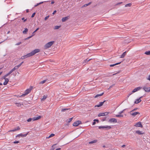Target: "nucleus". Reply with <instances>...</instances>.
Listing matches in <instances>:
<instances>
[{"label": "nucleus", "instance_id": "69168bd1", "mask_svg": "<svg viewBox=\"0 0 150 150\" xmlns=\"http://www.w3.org/2000/svg\"><path fill=\"white\" fill-rule=\"evenodd\" d=\"M39 5V3H38V4H37L36 5H35V7L37 6H38Z\"/></svg>", "mask_w": 150, "mask_h": 150}, {"label": "nucleus", "instance_id": "5fc2aeb1", "mask_svg": "<svg viewBox=\"0 0 150 150\" xmlns=\"http://www.w3.org/2000/svg\"><path fill=\"white\" fill-rule=\"evenodd\" d=\"M93 121H96L97 122H99V120H97V119H94V120H93Z\"/></svg>", "mask_w": 150, "mask_h": 150}, {"label": "nucleus", "instance_id": "bb28decb", "mask_svg": "<svg viewBox=\"0 0 150 150\" xmlns=\"http://www.w3.org/2000/svg\"><path fill=\"white\" fill-rule=\"evenodd\" d=\"M60 27H61L60 25H59V26L56 25L54 26V30L58 29H59Z\"/></svg>", "mask_w": 150, "mask_h": 150}, {"label": "nucleus", "instance_id": "864d4df0", "mask_svg": "<svg viewBox=\"0 0 150 150\" xmlns=\"http://www.w3.org/2000/svg\"><path fill=\"white\" fill-rule=\"evenodd\" d=\"M88 4H84L83 6V7H86L87 6H88Z\"/></svg>", "mask_w": 150, "mask_h": 150}, {"label": "nucleus", "instance_id": "412c9836", "mask_svg": "<svg viewBox=\"0 0 150 150\" xmlns=\"http://www.w3.org/2000/svg\"><path fill=\"white\" fill-rule=\"evenodd\" d=\"M13 71L11 70L9 72H8L7 74L5 75V77H7L11 73H12Z\"/></svg>", "mask_w": 150, "mask_h": 150}, {"label": "nucleus", "instance_id": "680f3d73", "mask_svg": "<svg viewBox=\"0 0 150 150\" xmlns=\"http://www.w3.org/2000/svg\"><path fill=\"white\" fill-rule=\"evenodd\" d=\"M114 84H113V85H111V86H110V87H109V88H112V87L113 86H114Z\"/></svg>", "mask_w": 150, "mask_h": 150}, {"label": "nucleus", "instance_id": "f8f14e48", "mask_svg": "<svg viewBox=\"0 0 150 150\" xmlns=\"http://www.w3.org/2000/svg\"><path fill=\"white\" fill-rule=\"evenodd\" d=\"M142 97V96H141L139 98L137 99L134 102V103L137 104L140 102L141 101V98Z\"/></svg>", "mask_w": 150, "mask_h": 150}, {"label": "nucleus", "instance_id": "49530a36", "mask_svg": "<svg viewBox=\"0 0 150 150\" xmlns=\"http://www.w3.org/2000/svg\"><path fill=\"white\" fill-rule=\"evenodd\" d=\"M19 67H18V65L14 67V68H15L16 70L18 69Z\"/></svg>", "mask_w": 150, "mask_h": 150}, {"label": "nucleus", "instance_id": "0e129e2a", "mask_svg": "<svg viewBox=\"0 0 150 150\" xmlns=\"http://www.w3.org/2000/svg\"><path fill=\"white\" fill-rule=\"evenodd\" d=\"M33 36V35H32L31 36H30L29 37H28V38L29 39L30 38H31Z\"/></svg>", "mask_w": 150, "mask_h": 150}, {"label": "nucleus", "instance_id": "4c0bfd02", "mask_svg": "<svg viewBox=\"0 0 150 150\" xmlns=\"http://www.w3.org/2000/svg\"><path fill=\"white\" fill-rule=\"evenodd\" d=\"M72 119H73V117H71V118L69 119L68 120V122H71L72 121Z\"/></svg>", "mask_w": 150, "mask_h": 150}, {"label": "nucleus", "instance_id": "052dcab7", "mask_svg": "<svg viewBox=\"0 0 150 150\" xmlns=\"http://www.w3.org/2000/svg\"><path fill=\"white\" fill-rule=\"evenodd\" d=\"M96 122L95 121H94L93 122V123H92V125H95L96 124Z\"/></svg>", "mask_w": 150, "mask_h": 150}, {"label": "nucleus", "instance_id": "cd10ccee", "mask_svg": "<svg viewBox=\"0 0 150 150\" xmlns=\"http://www.w3.org/2000/svg\"><path fill=\"white\" fill-rule=\"evenodd\" d=\"M121 63V62H118V63H117L115 64H111L110 65V67H113L114 66H115V65H118V64H120Z\"/></svg>", "mask_w": 150, "mask_h": 150}, {"label": "nucleus", "instance_id": "4468645a", "mask_svg": "<svg viewBox=\"0 0 150 150\" xmlns=\"http://www.w3.org/2000/svg\"><path fill=\"white\" fill-rule=\"evenodd\" d=\"M41 117V116H39L38 117H34L32 118V120L33 121H35L38 120L39 119H40Z\"/></svg>", "mask_w": 150, "mask_h": 150}, {"label": "nucleus", "instance_id": "de8ad7c7", "mask_svg": "<svg viewBox=\"0 0 150 150\" xmlns=\"http://www.w3.org/2000/svg\"><path fill=\"white\" fill-rule=\"evenodd\" d=\"M35 13H33L32 14V16H31V17H32V18H33V17L34 16H35Z\"/></svg>", "mask_w": 150, "mask_h": 150}, {"label": "nucleus", "instance_id": "f3484780", "mask_svg": "<svg viewBox=\"0 0 150 150\" xmlns=\"http://www.w3.org/2000/svg\"><path fill=\"white\" fill-rule=\"evenodd\" d=\"M68 19V18L67 17H64L62 18V22H64L65 21L67 20Z\"/></svg>", "mask_w": 150, "mask_h": 150}, {"label": "nucleus", "instance_id": "c9c22d12", "mask_svg": "<svg viewBox=\"0 0 150 150\" xmlns=\"http://www.w3.org/2000/svg\"><path fill=\"white\" fill-rule=\"evenodd\" d=\"M69 110V109H68V108H64V109H62V110H61V111L62 112H64V111H65L67 110Z\"/></svg>", "mask_w": 150, "mask_h": 150}, {"label": "nucleus", "instance_id": "7c9ffc66", "mask_svg": "<svg viewBox=\"0 0 150 150\" xmlns=\"http://www.w3.org/2000/svg\"><path fill=\"white\" fill-rule=\"evenodd\" d=\"M47 79H46L43 81H41L39 83V84H42L44 83L47 81Z\"/></svg>", "mask_w": 150, "mask_h": 150}, {"label": "nucleus", "instance_id": "a19ab883", "mask_svg": "<svg viewBox=\"0 0 150 150\" xmlns=\"http://www.w3.org/2000/svg\"><path fill=\"white\" fill-rule=\"evenodd\" d=\"M32 120V118H30L28 119L27 121L28 122H30Z\"/></svg>", "mask_w": 150, "mask_h": 150}, {"label": "nucleus", "instance_id": "f704fd0d", "mask_svg": "<svg viewBox=\"0 0 150 150\" xmlns=\"http://www.w3.org/2000/svg\"><path fill=\"white\" fill-rule=\"evenodd\" d=\"M126 110V109H124L123 110H122L120 111V112H119V113H118L119 114H121L122 113Z\"/></svg>", "mask_w": 150, "mask_h": 150}, {"label": "nucleus", "instance_id": "dca6fc26", "mask_svg": "<svg viewBox=\"0 0 150 150\" xmlns=\"http://www.w3.org/2000/svg\"><path fill=\"white\" fill-rule=\"evenodd\" d=\"M20 129V128L19 127H17L15 128L14 129H13L10 130V131H9V132H14V131H16L17 130H19Z\"/></svg>", "mask_w": 150, "mask_h": 150}, {"label": "nucleus", "instance_id": "473e14b6", "mask_svg": "<svg viewBox=\"0 0 150 150\" xmlns=\"http://www.w3.org/2000/svg\"><path fill=\"white\" fill-rule=\"evenodd\" d=\"M144 54L146 55H150V51L145 52L144 53Z\"/></svg>", "mask_w": 150, "mask_h": 150}, {"label": "nucleus", "instance_id": "58836bf2", "mask_svg": "<svg viewBox=\"0 0 150 150\" xmlns=\"http://www.w3.org/2000/svg\"><path fill=\"white\" fill-rule=\"evenodd\" d=\"M109 113V112H104V115L106 116Z\"/></svg>", "mask_w": 150, "mask_h": 150}, {"label": "nucleus", "instance_id": "f03ea898", "mask_svg": "<svg viewBox=\"0 0 150 150\" xmlns=\"http://www.w3.org/2000/svg\"><path fill=\"white\" fill-rule=\"evenodd\" d=\"M31 90V89L29 88L26 89L24 93L19 96V97H23L25 96L26 95L29 93Z\"/></svg>", "mask_w": 150, "mask_h": 150}, {"label": "nucleus", "instance_id": "a211bd4d", "mask_svg": "<svg viewBox=\"0 0 150 150\" xmlns=\"http://www.w3.org/2000/svg\"><path fill=\"white\" fill-rule=\"evenodd\" d=\"M26 58L32 56L31 52L25 55Z\"/></svg>", "mask_w": 150, "mask_h": 150}, {"label": "nucleus", "instance_id": "a18cd8bd", "mask_svg": "<svg viewBox=\"0 0 150 150\" xmlns=\"http://www.w3.org/2000/svg\"><path fill=\"white\" fill-rule=\"evenodd\" d=\"M21 43V42H18V43H17L15 45H20Z\"/></svg>", "mask_w": 150, "mask_h": 150}, {"label": "nucleus", "instance_id": "aec40b11", "mask_svg": "<svg viewBox=\"0 0 150 150\" xmlns=\"http://www.w3.org/2000/svg\"><path fill=\"white\" fill-rule=\"evenodd\" d=\"M28 31V29L25 28L24 29V30L23 31V33L24 34H26Z\"/></svg>", "mask_w": 150, "mask_h": 150}, {"label": "nucleus", "instance_id": "6e6552de", "mask_svg": "<svg viewBox=\"0 0 150 150\" xmlns=\"http://www.w3.org/2000/svg\"><path fill=\"white\" fill-rule=\"evenodd\" d=\"M81 122L80 121H78L74 122L73 123V125L74 126H77L79 124H81Z\"/></svg>", "mask_w": 150, "mask_h": 150}, {"label": "nucleus", "instance_id": "0eeeda50", "mask_svg": "<svg viewBox=\"0 0 150 150\" xmlns=\"http://www.w3.org/2000/svg\"><path fill=\"white\" fill-rule=\"evenodd\" d=\"M129 113L131 115H132V116L134 117H135L136 115H137L140 114L139 112H131L130 111V112Z\"/></svg>", "mask_w": 150, "mask_h": 150}, {"label": "nucleus", "instance_id": "ea45409f", "mask_svg": "<svg viewBox=\"0 0 150 150\" xmlns=\"http://www.w3.org/2000/svg\"><path fill=\"white\" fill-rule=\"evenodd\" d=\"M26 58V56H25V55H24V56H22V57H21V58L22 59H24L25 58Z\"/></svg>", "mask_w": 150, "mask_h": 150}, {"label": "nucleus", "instance_id": "f257e3e1", "mask_svg": "<svg viewBox=\"0 0 150 150\" xmlns=\"http://www.w3.org/2000/svg\"><path fill=\"white\" fill-rule=\"evenodd\" d=\"M54 41H51L46 44L44 46L45 49H47L50 48L54 43Z\"/></svg>", "mask_w": 150, "mask_h": 150}, {"label": "nucleus", "instance_id": "603ef678", "mask_svg": "<svg viewBox=\"0 0 150 150\" xmlns=\"http://www.w3.org/2000/svg\"><path fill=\"white\" fill-rule=\"evenodd\" d=\"M22 20H24V22H25L26 21V20H27V19H25V18H22Z\"/></svg>", "mask_w": 150, "mask_h": 150}, {"label": "nucleus", "instance_id": "5701e85b", "mask_svg": "<svg viewBox=\"0 0 150 150\" xmlns=\"http://www.w3.org/2000/svg\"><path fill=\"white\" fill-rule=\"evenodd\" d=\"M97 142V140H94L91 141L89 142V144H92L93 143H96Z\"/></svg>", "mask_w": 150, "mask_h": 150}, {"label": "nucleus", "instance_id": "2eb2a0df", "mask_svg": "<svg viewBox=\"0 0 150 150\" xmlns=\"http://www.w3.org/2000/svg\"><path fill=\"white\" fill-rule=\"evenodd\" d=\"M28 133H27L25 134H20L17 135V137L21 136V137H25L27 135Z\"/></svg>", "mask_w": 150, "mask_h": 150}, {"label": "nucleus", "instance_id": "72a5a7b5", "mask_svg": "<svg viewBox=\"0 0 150 150\" xmlns=\"http://www.w3.org/2000/svg\"><path fill=\"white\" fill-rule=\"evenodd\" d=\"M15 104L16 106L18 107H20L21 105V104L19 103H16Z\"/></svg>", "mask_w": 150, "mask_h": 150}, {"label": "nucleus", "instance_id": "3c124183", "mask_svg": "<svg viewBox=\"0 0 150 150\" xmlns=\"http://www.w3.org/2000/svg\"><path fill=\"white\" fill-rule=\"evenodd\" d=\"M18 143H19V141H15L13 142V143L14 144Z\"/></svg>", "mask_w": 150, "mask_h": 150}, {"label": "nucleus", "instance_id": "13d9d810", "mask_svg": "<svg viewBox=\"0 0 150 150\" xmlns=\"http://www.w3.org/2000/svg\"><path fill=\"white\" fill-rule=\"evenodd\" d=\"M56 12V10L54 11L53 13H52L54 15V14Z\"/></svg>", "mask_w": 150, "mask_h": 150}, {"label": "nucleus", "instance_id": "c85d7f7f", "mask_svg": "<svg viewBox=\"0 0 150 150\" xmlns=\"http://www.w3.org/2000/svg\"><path fill=\"white\" fill-rule=\"evenodd\" d=\"M104 116L105 115H104V112L100 113L98 114V117H100V116Z\"/></svg>", "mask_w": 150, "mask_h": 150}, {"label": "nucleus", "instance_id": "37998d69", "mask_svg": "<svg viewBox=\"0 0 150 150\" xmlns=\"http://www.w3.org/2000/svg\"><path fill=\"white\" fill-rule=\"evenodd\" d=\"M49 16H46L45 18V20H46L49 18Z\"/></svg>", "mask_w": 150, "mask_h": 150}, {"label": "nucleus", "instance_id": "774afa93", "mask_svg": "<svg viewBox=\"0 0 150 150\" xmlns=\"http://www.w3.org/2000/svg\"><path fill=\"white\" fill-rule=\"evenodd\" d=\"M60 149H61L60 148H58L57 149H55V150H59Z\"/></svg>", "mask_w": 150, "mask_h": 150}, {"label": "nucleus", "instance_id": "423d86ee", "mask_svg": "<svg viewBox=\"0 0 150 150\" xmlns=\"http://www.w3.org/2000/svg\"><path fill=\"white\" fill-rule=\"evenodd\" d=\"M6 77H5V76H4L3 77V78L5 80V81L3 83V85H6L7 84L9 81L8 79L6 78Z\"/></svg>", "mask_w": 150, "mask_h": 150}, {"label": "nucleus", "instance_id": "ddd939ff", "mask_svg": "<svg viewBox=\"0 0 150 150\" xmlns=\"http://www.w3.org/2000/svg\"><path fill=\"white\" fill-rule=\"evenodd\" d=\"M105 100L103 102H101L99 103V104L95 105V107H99L103 105L104 102H105Z\"/></svg>", "mask_w": 150, "mask_h": 150}, {"label": "nucleus", "instance_id": "338daca9", "mask_svg": "<svg viewBox=\"0 0 150 150\" xmlns=\"http://www.w3.org/2000/svg\"><path fill=\"white\" fill-rule=\"evenodd\" d=\"M125 146V145H123L122 146V147L123 148H124Z\"/></svg>", "mask_w": 150, "mask_h": 150}, {"label": "nucleus", "instance_id": "79ce46f5", "mask_svg": "<svg viewBox=\"0 0 150 150\" xmlns=\"http://www.w3.org/2000/svg\"><path fill=\"white\" fill-rule=\"evenodd\" d=\"M55 145H56V144H54V145H53L52 146V148H51V149H50V150H54V146H55Z\"/></svg>", "mask_w": 150, "mask_h": 150}, {"label": "nucleus", "instance_id": "c756f323", "mask_svg": "<svg viewBox=\"0 0 150 150\" xmlns=\"http://www.w3.org/2000/svg\"><path fill=\"white\" fill-rule=\"evenodd\" d=\"M92 59H89V58H87V59L85 60L84 61V63H86V62H88L90 60H91Z\"/></svg>", "mask_w": 150, "mask_h": 150}, {"label": "nucleus", "instance_id": "1a4fd4ad", "mask_svg": "<svg viewBox=\"0 0 150 150\" xmlns=\"http://www.w3.org/2000/svg\"><path fill=\"white\" fill-rule=\"evenodd\" d=\"M134 126L137 127H143L142 125L140 122H137L135 125H134Z\"/></svg>", "mask_w": 150, "mask_h": 150}, {"label": "nucleus", "instance_id": "b1692460", "mask_svg": "<svg viewBox=\"0 0 150 150\" xmlns=\"http://www.w3.org/2000/svg\"><path fill=\"white\" fill-rule=\"evenodd\" d=\"M104 94V93H103L101 94H98L95 96L94 97L95 98H97L100 96H102Z\"/></svg>", "mask_w": 150, "mask_h": 150}, {"label": "nucleus", "instance_id": "09e8293b", "mask_svg": "<svg viewBox=\"0 0 150 150\" xmlns=\"http://www.w3.org/2000/svg\"><path fill=\"white\" fill-rule=\"evenodd\" d=\"M23 63V62H21L19 64L18 66V67H20Z\"/></svg>", "mask_w": 150, "mask_h": 150}, {"label": "nucleus", "instance_id": "4d7b16f0", "mask_svg": "<svg viewBox=\"0 0 150 150\" xmlns=\"http://www.w3.org/2000/svg\"><path fill=\"white\" fill-rule=\"evenodd\" d=\"M46 98V97L45 96H44L43 97V98H42L41 99V100H42L43 99H45Z\"/></svg>", "mask_w": 150, "mask_h": 150}, {"label": "nucleus", "instance_id": "2f4dec72", "mask_svg": "<svg viewBox=\"0 0 150 150\" xmlns=\"http://www.w3.org/2000/svg\"><path fill=\"white\" fill-rule=\"evenodd\" d=\"M39 29V28H37L32 33L33 35L34 36L35 35V33Z\"/></svg>", "mask_w": 150, "mask_h": 150}, {"label": "nucleus", "instance_id": "6ab92c4d", "mask_svg": "<svg viewBox=\"0 0 150 150\" xmlns=\"http://www.w3.org/2000/svg\"><path fill=\"white\" fill-rule=\"evenodd\" d=\"M136 133L138 134H144L142 132L139 131V130H137L136 131Z\"/></svg>", "mask_w": 150, "mask_h": 150}, {"label": "nucleus", "instance_id": "6e6d98bb", "mask_svg": "<svg viewBox=\"0 0 150 150\" xmlns=\"http://www.w3.org/2000/svg\"><path fill=\"white\" fill-rule=\"evenodd\" d=\"M147 79L148 80H149V81H150V75H149L148 76V78Z\"/></svg>", "mask_w": 150, "mask_h": 150}, {"label": "nucleus", "instance_id": "c03bdc74", "mask_svg": "<svg viewBox=\"0 0 150 150\" xmlns=\"http://www.w3.org/2000/svg\"><path fill=\"white\" fill-rule=\"evenodd\" d=\"M137 109V108H134V109L132 110V111H131V112H133L134 111L136 110Z\"/></svg>", "mask_w": 150, "mask_h": 150}, {"label": "nucleus", "instance_id": "7ed1b4c3", "mask_svg": "<svg viewBox=\"0 0 150 150\" xmlns=\"http://www.w3.org/2000/svg\"><path fill=\"white\" fill-rule=\"evenodd\" d=\"M142 88V87H138L136 88H135L132 91V93L130 94L129 95H130L133 93H135L137 91H138Z\"/></svg>", "mask_w": 150, "mask_h": 150}, {"label": "nucleus", "instance_id": "393cba45", "mask_svg": "<svg viewBox=\"0 0 150 150\" xmlns=\"http://www.w3.org/2000/svg\"><path fill=\"white\" fill-rule=\"evenodd\" d=\"M132 4L131 3H129L126 4L125 5V7H130L131 6Z\"/></svg>", "mask_w": 150, "mask_h": 150}, {"label": "nucleus", "instance_id": "9d476101", "mask_svg": "<svg viewBox=\"0 0 150 150\" xmlns=\"http://www.w3.org/2000/svg\"><path fill=\"white\" fill-rule=\"evenodd\" d=\"M99 129H103L104 128H107V129H109L111 128L110 126H100L98 127Z\"/></svg>", "mask_w": 150, "mask_h": 150}, {"label": "nucleus", "instance_id": "bf43d9fd", "mask_svg": "<svg viewBox=\"0 0 150 150\" xmlns=\"http://www.w3.org/2000/svg\"><path fill=\"white\" fill-rule=\"evenodd\" d=\"M11 70L13 72L14 71L16 70V69H15V68L14 67L13 69H11Z\"/></svg>", "mask_w": 150, "mask_h": 150}, {"label": "nucleus", "instance_id": "8fccbe9b", "mask_svg": "<svg viewBox=\"0 0 150 150\" xmlns=\"http://www.w3.org/2000/svg\"><path fill=\"white\" fill-rule=\"evenodd\" d=\"M122 2H120L118 3H117V4H116L115 5L116 6V5H119V4H122Z\"/></svg>", "mask_w": 150, "mask_h": 150}, {"label": "nucleus", "instance_id": "e433bc0d", "mask_svg": "<svg viewBox=\"0 0 150 150\" xmlns=\"http://www.w3.org/2000/svg\"><path fill=\"white\" fill-rule=\"evenodd\" d=\"M54 136V134H51L48 137V138H50Z\"/></svg>", "mask_w": 150, "mask_h": 150}, {"label": "nucleus", "instance_id": "39448f33", "mask_svg": "<svg viewBox=\"0 0 150 150\" xmlns=\"http://www.w3.org/2000/svg\"><path fill=\"white\" fill-rule=\"evenodd\" d=\"M108 122L110 123H116L117 122V120L115 118H112L110 119Z\"/></svg>", "mask_w": 150, "mask_h": 150}, {"label": "nucleus", "instance_id": "20e7f679", "mask_svg": "<svg viewBox=\"0 0 150 150\" xmlns=\"http://www.w3.org/2000/svg\"><path fill=\"white\" fill-rule=\"evenodd\" d=\"M40 52V50L39 49H35L33 50L31 52L32 54V56L34 55L35 54L38 53Z\"/></svg>", "mask_w": 150, "mask_h": 150}, {"label": "nucleus", "instance_id": "a878e982", "mask_svg": "<svg viewBox=\"0 0 150 150\" xmlns=\"http://www.w3.org/2000/svg\"><path fill=\"white\" fill-rule=\"evenodd\" d=\"M115 117H123V115H122L121 114H120L119 115H115Z\"/></svg>", "mask_w": 150, "mask_h": 150}, {"label": "nucleus", "instance_id": "4be33fe9", "mask_svg": "<svg viewBox=\"0 0 150 150\" xmlns=\"http://www.w3.org/2000/svg\"><path fill=\"white\" fill-rule=\"evenodd\" d=\"M126 51L124 52L122 54L120 57V58H123L124 57H125V55L126 54Z\"/></svg>", "mask_w": 150, "mask_h": 150}, {"label": "nucleus", "instance_id": "e2e57ef3", "mask_svg": "<svg viewBox=\"0 0 150 150\" xmlns=\"http://www.w3.org/2000/svg\"><path fill=\"white\" fill-rule=\"evenodd\" d=\"M33 36V35H32L31 36H30L29 37H28V38L29 39L30 38H31Z\"/></svg>", "mask_w": 150, "mask_h": 150}, {"label": "nucleus", "instance_id": "9b49d317", "mask_svg": "<svg viewBox=\"0 0 150 150\" xmlns=\"http://www.w3.org/2000/svg\"><path fill=\"white\" fill-rule=\"evenodd\" d=\"M144 90L146 92H149L150 91V87H146V86H144L143 88Z\"/></svg>", "mask_w": 150, "mask_h": 150}]
</instances>
